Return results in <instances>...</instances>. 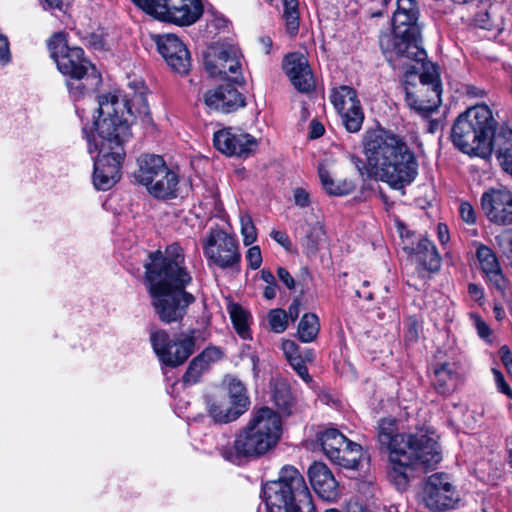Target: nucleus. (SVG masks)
I'll use <instances>...</instances> for the list:
<instances>
[{
    "instance_id": "obj_1",
    "label": "nucleus",
    "mask_w": 512,
    "mask_h": 512,
    "mask_svg": "<svg viewBox=\"0 0 512 512\" xmlns=\"http://www.w3.org/2000/svg\"><path fill=\"white\" fill-rule=\"evenodd\" d=\"M98 118L94 122L96 134L88 140V149L94 156L93 182L97 189L108 190L120 179V168L125 156L123 143L130 136L123 109L142 119L149 117V107L142 94L130 101L116 94L98 97Z\"/></svg>"
},
{
    "instance_id": "obj_2",
    "label": "nucleus",
    "mask_w": 512,
    "mask_h": 512,
    "mask_svg": "<svg viewBox=\"0 0 512 512\" xmlns=\"http://www.w3.org/2000/svg\"><path fill=\"white\" fill-rule=\"evenodd\" d=\"M149 259L145 263V275L155 313L163 323L179 322L195 300L185 291L191 276L184 266L183 249L172 244L164 253H151Z\"/></svg>"
},
{
    "instance_id": "obj_3",
    "label": "nucleus",
    "mask_w": 512,
    "mask_h": 512,
    "mask_svg": "<svg viewBox=\"0 0 512 512\" xmlns=\"http://www.w3.org/2000/svg\"><path fill=\"white\" fill-rule=\"evenodd\" d=\"M363 150L374 176L393 189H403L418 175V161L403 137L377 129L364 137Z\"/></svg>"
},
{
    "instance_id": "obj_4",
    "label": "nucleus",
    "mask_w": 512,
    "mask_h": 512,
    "mask_svg": "<svg viewBox=\"0 0 512 512\" xmlns=\"http://www.w3.org/2000/svg\"><path fill=\"white\" fill-rule=\"evenodd\" d=\"M281 435L280 414L267 406L254 408L248 422L236 433L233 444L222 446L220 454L233 464L257 459L273 450Z\"/></svg>"
},
{
    "instance_id": "obj_5",
    "label": "nucleus",
    "mask_w": 512,
    "mask_h": 512,
    "mask_svg": "<svg viewBox=\"0 0 512 512\" xmlns=\"http://www.w3.org/2000/svg\"><path fill=\"white\" fill-rule=\"evenodd\" d=\"M48 49L58 70L69 77L66 85L73 99H80L100 82L95 66L84 57L81 47L69 44L66 33L52 35L48 40Z\"/></svg>"
},
{
    "instance_id": "obj_6",
    "label": "nucleus",
    "mask_w": 512,
    "mask_h": 512,
    "mask_svg": "<svg viewBox=\"0 0 512 512\" xmlns=\"http://www.w3.org/2000/svg\"><path fill=\"white\" fill-rule=\"evenodd\" d=\"M497 122L487 105L468 108L452 128V141L464 153L488 157L493 153Z\"/></svg>"
},
{
    "instance_id": "obj_7",
    "label": "nucleus",
    "mask_w": 512,
    "mask_h": 512,
    "mask_svg": "<svg viewBox=\"0 0 512 512\" xmlns=\"http://www.w3.org/2000/svg\"><path fill=\"white\" fill-rule=\"evenodd\" d=\"M262 499L268 512H315L316 505L306 482L293 466L281 468L276 480L262 487Z\"/></svg>"
},
{
    "instance_id": "obj_8",
    "label": "nucleus",
    "mask_w": 512,
    "mask_h": 512,
    "mask_svg": "<svg viewBox=\"0 0 512 512\" xmlns=\"http://www.w3.org/2000/svg\"><path fill=\"white\" fill-rule=\"evenodd\" d=\"M418 9L413 0H398L393 14V34L380 39L384 51L391 50L397 57L423 62L426 52L421 45V31L417 25Z\"/></svg>"
},
{
    "instance_id": "obj_9",
    "label": "nucleus",
    "mask_w": 512,
    "mask_h": 512,
    "mask_svg": "<svg viewBox=\"0 0 512 512\" xmlns=\"http://www.w3.org/2000/svg\"><path fill=\"white\" fill-rule=\"evenodd\" d=\"M424 71L419 75L406 73V103L418 114L427 117L441 104V84L436 68L422 64Z\"/></svg>"
},
{
    "instance_id": "obj_10",
    "label": "nucleus",
    "mask_w": 512,
    "mask_h": 512,
    "mask_svg": "<svg viewBox=\"0 0 512 512\" xmlns=\"http://www.w3.org/2000/svg\"><path fill=\"white\" fill-rule=\"evenodd\" d=\"M196 331L182 332L170 339L165 330H153L150 341L159 360L169 367L182 365L195 351Z\"/></svg>"
},
{
    "instance_id": "obj_11",
    "label": "nucleus",
    "mask_w": 512,
    "mask_h": 512,
    "mask_svg": "<svg viewBox=\"0 0 512 512\" xmlns=\"http://www.w3.org/2000/svg\"><path fill=\"white\" fill-rule=\"evenodd\" d=\"M204 66L211 77L240 83L242 77L241 53L227 44H213L204 53Z\"/></svg>"
},
{
    "instance_id": "obj_12",
    "label": "nucleus",
    "mask_w": 512,
    "mask_h": 512,
    "mask_svg": "<svg viewBox=\"0 0 512 512\" xmlns=\"http://www.w3.org/2000/svg\"><path fill=\"white\" fill-rule=\"evenodd\" d=\"M157 20L188 26L202 15L199 0H150L143 10Z\"/></svg>"
},
{
    "instance_id": "obj_13",
    "label": "nucleus",
    "mask_w": 512,
    "mask_h": 512,
    "mask_svg": "<svg viewBox=\"0 0 512 512\" xmlns=\"http://www.w3.org/2000/svg\"><path fill=\"white\" fill-rule=\"evenodd\" d=\"M203 252L210 265L221 269L238 267L241 260L237 240L220 229L211 230L203 240Z\"/></svg>"
},
{
    "instance_id": "obj_14",
    "label": "nucleus",
    "mask_w": 512,
    "mask_h": 512,
    "mask_svg": "<svg viewBox=\"0 0 512 512\" xmlns=\"http://www.w3.org/2000/svg\"><path fill=\"white\" fill-rule=\"evenodd\" d=\"M421 500L430 510L456 509L459 497L447 474L435 473L424 484Z\"/></svg>"
},
{
    "instance_id": "obj_15",
    "label": "nucleus",
    "mask_w": 512,
    "mask_h": 512,
    "mask_svg": "<svg viewBox=\"0 0 512 512\" xmlns=\"http://www.w3.org/2000/svg\"><path fill=\"white\" fill-rule=\"evenodd\" d=\"M477 259L483 276L490 288L510 305L512 302V289L509 280L504 276L497 256L491 248L479 245Z\"/></svg>"
},
{
    "instance_id": "obj_16",
    "label": "nucleus",
    "mask_w": 512,
    "mask_h": 512,
    "mask_svg": "<svg viewBox=\"0 0 512 512\" xmlns=\"http://www.w3.org/2000/svg\"><path fill=\"white\" fill-rule=\"evenodd\" d=\"M330 100L341 116L347 131L358 132L364 120V114L354 89L349 86L334 88Z\"/></svg>"
},
{
    "instance_id": "obj_17",
    "label": "nucleus",
    "mask_w": 512,
    "mask_h": 512,
    "mask_svg": "<svg viewBox=\"0 0 512 512\" xmlns=\"http://www.w3.org/2000/svg\"><path fill=\"white\" fill-rule=\"evenodd\" d=\"M214 147L227 156L247 157L253 153L257 140L242 131L234 128H224L214 133Z\"/></svg>"
},
{
    "instance_id": "obj_18",
    "label": "nucleus",
    "mask_w": 512,
    "mask_h": 512,
    "mask_svg": "<svg viewBox=\"0 0 512 512\" xmlns=\"http://www.w3.org/2000/svg\"><path fill=\"white\" fill-rule=\"evenodd\" d=\"M481 207L488 220L496 225H512V192L491 189L482 194Z\"/></svg>"
},
{
    "instance_id": "obj_19",
    "label": "nucleus",
    "mask_w": 512,
    "mask_h": 512,
    "mask_svg": "<svg viewBox=\"0 0 512 512\" xmlns=\"http://www.w3.org/2000/svg\"><path fill=\"white\" fill-rule=\"evenodd\" d=\"M404 452L410 456L414 466L424 469H434L442 460L438 442L427 435H412Z\"/></svg>"
},
{
    "instance_id": "obj_20",
    "label": "nucleus",
    "mask_w": 512,
    "mask_h": 512,
    "mask_svg": "<svg viewBox=\"0 0 512 512\" xmlns=\"http://www.w3.org/2000/svg\"><path fill=\"white\" fill-rule=\"evenodd\" d=\"M155 42L166 63L176 72L185 74L191 66V57L184 43L174 34L159 35Z\"/></svg>"
},
{
    "instance_id": "obj_21",
    "label": "nucleus",
    "mask_w": 512,
    "mask_h": 512,
    "mask_svg": "<svg viewBox=\"0 0 512 512\" xmlns=\"http://www.w3.org/2000/svg\"><path fill=\"white\" fill-rule=\"evenodd\" d=\"M411 436L398 432L397 421L394 418H383L378 422V445L381 450L389 452V458L398 459L399 453L408 447Z\"/></svg>"
},
{
    "instance_id": "obj_22",
    "label": "nucleus",
    "mask_w": 512,
    "mask_h": 512,
    "mask_svg": "<svg viewBox=\"0 0 512 512\" xmlns=\"http://www.w3.org/2000/svg\"><path fill=\"white\" fill-rule=\"evenodd\" d=\"M283 69L292 85L302 93H308L315 86L314 77L306 57L300 53L287 55L283 62Z\"/></svg>"
},
{
    "instance_id": "obj_23",
    "label": "nucleus",
    "mask_w": 512,
    "mask_h": 512,
    "mask_svg": "<svg viewBox=\"0 0 512 512\" xmlns=\"http://www.w3.org/2000/svg\"><path fill=\"white\" fill-rule=\"evenodd\" d=\"M204 102L210 110L230 113L245 105L242 94L231 85H221L204 94Z\"/></svg>"
},
{
    "instance_id": "obj_24",
    "label": "nucleus",
    "mask_w": 512,
    "mask_h": 512,
    "mask_svg": "<svg viewBox=\"0 0 512 512\" xmlns=\"http://www.w3.org/2000/svg\"><path fill=\"white\" fill-rule=\"evenodd\" d=\"M309 479L315 492L326 501L334 500L338 495V482L329 468L320 462L310 466Z\"/></svg>"
},
{
    "instance_id": "obj_25",
    "label": "nucleus",
    "mask_w": 512,
    "mask_h": 512,
    "mask_svg": "<svg viewBox=\"0 0 512 512\" xmlns=\"http://www.w3.org/2000/svg\"><path fill=\"white\" fill-rule=\"evenodd\" d=\"M222 358V352L217 347H207L199 355L194 357L182 377L183 384L194 385L201 379L210 365Z\"/></svg>"
},
{
    "instance_id": "obj_26",
    "label": "nucleus",
    "mask_w": 512,
    "mask_h": 512,
    "mask_svg": "<svg viewBox=\"0 0 512 512\" xmlns=\"http://www.w3.org/2000/svg\"><path fill=\"white\" fill-rule=\"evenodd\" d=\"M137 163L138 170L135 173V178L145 187L151 184L160 174L169 169L163 158L154 154L141 155Z\"/></svg>"
},
{
    "instance_id": "obj_27",
    "label": "nucleus",
    "mask_w": 512,
    "mask_h": 512,
    "mask_svg": "<svg viewBox=\"0 0 512 512\" xmlns=\"http://www.w3.org/2000/svg\"><path fill=\"white\" fill-rule=\"evenodd\" d=\"M178 183V175L171 169H168L155 178L146 188L156 198L169 199L176 197Z\"/></svg>"
},
{
    "instance_id": "obj_28",
    "label": "nucleus",
    "mask_w": 512,
    "mask_h": 512,
    "mask_svg": "<svg viewBox=\"0 0 512 512\" xmlns=\"http://www.w3.org/2000/svg\"><path fill=\"white\" fill-rule=\"evenodd\" d=\"M413 250L415 261L424 269L433 272L440 268L441 259L432 242L421 239Z\"/></svg>"
},
{
    "instance_id": "obj_29",
    "label": "nucleus",
    "mask_w": 512,
    "mask_h": 512,
    "mask_svg": "<svg viewBox=\"0 0 512 512\" xmlns=\"http://www.w3.org/2000/svg\"><path fill=\"white\" fill-rule=\"evenodd\" d=\"M208 415L216 423H230L237 420L241 413L227 399L211 398L207 402Z\"/></svg>"
},
{
    "instance_id": "obj_30",
    "label": "nucleus",
    "mask_w": 512,
    "mask_h": 512,
    "mask_svg": "<svg viewBox=\"0 0 512 512\" xmlns=\"http://www.w3.org/2000/svg\"><path fill=\"white\" fill-rule=\"evenodd\" d=\"M271 399L281 414L284 416H289L292 414L295 405V399L286 381L275 380L272 383Z\"/></svg>"
},
{
    "instance_id": "obj_31",
    "label": "nucleus",
    "mask_w": 512,
    "mask_h": 512,
    "mask_svg": "<svg viewBox=\"0 0 512 512\" xmlns=\"http://www.w3.org/2000/svg\"><path fill=\"white\" fill-rule=\"evenodd\" d=\"M319 178L321 180L323 188L326 192L333 196H344L354 191L356 185L354 181L350 179H342L335 181L330 171L324 164H320L318 167Z\"/></svg>"
},
{
    "instance_id": "obj_32",
    "label": "nucleus",
    "mask_w": 512,
    "mask_h": 512,
    "mask_svg": "<svg viewBox=\"0 0 512 512\" xmlns=\"http://www.w3.org/2000/svg\"><path fill=\"white\" fill-rule=\"evenodd\" d=\"M458 382L454 364L444 363L434 371L433 385L438 393L447 394L453 391Z\"/></svg>"
},
{
    "instance_id": "obj_33",
    "label": "nucleus",
    "mask_w": 512,
    "mask_h": 512,
    "mask_svg": "<svg viewBox=\"0 0 512 512\" xmlns=\"http://www.w3.org/2000/svg\"><path fill=\"white\" fill-rule=\"evenodd\" d=\"M493 152L502 168L512 175V132L504 131L494 137Z\"/></svg>"
},
{
    "instance_id": "obj_34",
    "label": "nucleus",
    "mask_w": 512,
    "mask_h": 512,
    "mask_svg": "<svg viewBox=\"0 0 512 512\" xmlns=\"http://www.w3.org/2000/svg\"><path fill=\"white\" fill-rule=\"evenodd\" d=\"M227 393L228 402L243 415L250 406L249 396L244 384L236 378L228 379Z\"/></svg>"
},
{
    "instance_id": "obj_35",
    "label": "nucleus",
    "mask_w": 512,
    "mask_h": 512,
    "mask_svg": "<svg viewBox=\"0 0 512 512\" xmlns=\"http://www.w3.org/2000/svg\"><path fill=\"white\" fill-rule=\"evenodd\" d=\"M362 457L361 445L349 440L339 449L338 458H332L331 461L346 469H357Z\"/></svg>"
},
{
    "instance_id": "obj_36",
    "label": "nucleus",
    "mask_w": 512,
    "mask_h": 512,
    "mask_svg": "<svg viewBox=\"0 0 512 512\" xmlns=\"http://www.w3.org/2000/svg\"><path fill=\"white\" fill-rule=\"evenodd\" d=\"M398 459L389 458L390 460V470H389V478L396 485L398 489H404L408 484V475L406 471L414 466L412 460H410V456L405 454V452H400Z\"/></svg>"
},
{
    "instance_id": "obj_37",
    "label": "nucleus",
    "mask_w": 512,
    "mask_h": 512,
    "mask_svg": "<svg viewBox=\"0 0 512 512\" xmlns=\"http://www.w3.org/2000/svg\"><path fill=\"white\" fill-rule=\"evenodd\" d=\"M319 440L326 456L331 460L338 458L339 449L349 441L337 429H327L320 434Z\"/></svg>"
},
{
    "instance_id": "obj_38",
    "label": "nucleus",
    "mask_w": 512,
    "mask_h": 512,
    "mask_svg": "<svg viewBox=\"0 0 512 512\" xmlns=\"http://www.w3.org/2000/svg\"><path fill=\"white\" fill-rule=\"evenodd\" d=\"M319 330L318 316L314 313H306L298 324L297 335L300 341L310 343L316 339Z\"/></svg>"
},
{
    "instance_id": "obj_39",
    "label": "nucleus",
    "mask_w": 512,
    "mask_h": 512,
    "mask_svg": "<svg viewBox=\"0 0 512 512\" xmlns=\"http://www.w3.org/2000/svg\"><path fill=\"white\" fill-rule=\"evenodd\" d=\"M474 25L497 35L504 29L503 19L494 11L482 9L478 11L473 19Z\"/></svg>"
},
{
    "instance_id": "obj_40",
    "label": "nucleus",
    "mask_w": 512,
    "mask_h": 512,
    "mask_svg": "<svg viewBox=\"0 0 512 512\" xmlns=\"http://www.w3.org/2000/svg\"><path fill=\"white\" fill-rule=\"evenodd\" d=\"M282 18L285 22L286 31L294 36L298 33L300 25V13L298 0H282Z\"/></svg>"
},
{
    "instance_id": "obj_41",
    "label": "nucleus",
    "mask_w": 512,
    "mask_h": 512,
    "mask_svg": "<svg viewBox=\"0 0 512 512\" xmlns=\"http://www.w3.org/2000/svg\"><path fill=\"white\" fill-rule=\"evenodd\" d=\"M231 321L238 335L243 339L250 337L249 314L238 304H230L228 307Z\"/></svg>"
},
{
    "instance_id": "obj_42",
    "label": "nucleus",
    "mask_w": 512,
    "mask_h": 512,
    "mask_svg": "<svg viewBox=\"0 0 512 512\" xmlns=\"http://www.w3.org/2000/svg\"><path fill=\"white\" fill-rule=\"evenodd\" d=\"M325 230L320 221H315L308 225L305 230L303 245L309 252H316L320 242L324 240Z\"/></svg>"
},
{
    "instance_id": "obj_43",
    "label": "nucleus",
    "mask_w": 512,
    "mask_h": 512,
    "mask_svg": "<svg viewBox=\"0 0 512 512\" xmlns=\"http://www.w3.org/2000/svg\"><path fill=\"white\" fill-rule=\"evenodd\" d=\"M270 328L275 333H283L288 327L287 313L283 309H272L268 314Z\"/></svg>"
},
{
    "instance_id": "obj_44",
    "label": "nucleus",
    "mask_w": 512,
    "mask_h": 512,
    "mask_svg": "<svg viewBox=\"0 0 512 512\" xmlns=\"http://www.w3.org/2000/svg\"><path fill=\"white\" fill-rule=\"evenodd\" d=\"M240 224L244 245H251L257 239V231L250 215H248L247 213H241Z\"/></svg>"
},
{
    "instance_id": "obj_45",
    "label": "nucleus",
    "mask_w": 512,
    "mask_h": 512,
    "mask_svg": "<svg viewBox=\"0 0 512 512\" xmlns=\"http://www.w3.org/2000/svg\"><path fill=\"white\" fill-rule=\"evenodd\" d=\"M246 260L248 262V266L256 270L262 264V254L259 246H252L248 249L246 254Z\"/></svg>"
},
{
    "instance_id": "obj_46",
    "label": "nucleus",
    "mask_w": 512,
    "mask_h": 512,
    "mask_svg": "<svg viewBox=\"0 0 512 512\" xmlns=\"http://www.w3.org/2000/svg\"><path fill=\"white\" fill-rule=\"evenodd\" d=\"M492 372L498 392L506 395L509 399L512 400V389L505 381L503 374L497 369H493Z\"/></svg>"
},
{
    "instance_id": "obj_47",
    "label": "nucleus",
    "mask_w": 512,
    "mask_h": 512,
    "mask_svg": "<svg viewBox=\"0 0 512 512\" xmlns=\"http://www.w3.org/2000/svg\"><path fill=\"white\" fill-rule=\"evenodd\" d=\"M292 368L297 372V374L306 382L309 383L312 379L308 373V369L304 364L302 358H293L292 361L289 362Z\"/></svg>"
},
{
    "instance_id": "obj_48",
    "label": "nucleus",
    "mask_w": 512,
    "mask_h": 512,
    "mask_svg": "<svg viewBox=\"0 0 512 512\" xmlns=\"http://www.w3.org/2000/svg\"><path fill=\"white\" fill-rule=\"evenodd\" d=\"M282 350L288 362L293 358H300L298 345L292 340H283Z\"/></svg>"
},
{
    "instance_id": "obj_49",
    "label": "nucleus",
    "mask_w": 512,
    "mask_h": 512,
    "mask_svg": "<svg viewBox=\"0 0 512 512\" xmlns=\"http://www.w3.org/2000/svg\"><path fill=\"white\" fill-rule=\"evenodd\" d=\"M459 212L461 218L468 224H474L476 222V214L471 204L463 202L460 204Z\"/></svg>"
},
{
    "instance_id": "obj_50",
    "label": "nucleus",
    "mask_w": 512,
    "mask_h": 512,
    "mask_svg": "<svg viewBox=\"0 0 512 512\" xmlns=\"http://www.w3.org/2000/svg\"><path fill=\"white\" fill-rule=\"evenodd\" d=\"M11 61V53L8 38L0 33V63L6 65Z\"/></svg>"
},
{
    "instance_id": "obj_51",
    "label": "nucleus",
    "mask_w": 512,
    "mask_h": 512,
    "mask_svg": "<svg viewBox=\"0 0 512 512\" xmlns=\"http://www.w3.org/2000/svg\"><path fill=\"white\" fill-rule=\"evenodd\" d=\"M294 202L300 207L308 206L310 203L308 192L303 188H297L294 191Z\"/></svg>"
},
{
    "instance_id": "obj_52",
    "label": "nucleus",
    "mask_w": 512,
    "mask_h": 512,
    "mask_svg": "<svg viewBox=\"0 0 512 512\" xmlns=\"http://www.w3.org/2000/svg\"><path fill=\"white\" fill-rule=\"evenodd\" d=\"M270 236L282 247L288 249L291 245L290 239L283 231L272 230Z\"/></svg>"
},
{
    "instance_id": "obj_53",
    "label": "nucleus",
    "mask_w": 512,
    "mask_h": 512,
    "mask_svg": "<svg viewBox=\"0 0 512 512\" xmlns=\"http://www.w3.org/2000/svg\"><path fill=\"white\" fill-rule=\"evenodd\" d=\"M277 275L279 279L286 285L288 289H294L295 281L291 274L285 268H278Z\"/></svg>"
},
{
    "instance_id": "obj_54",
    "label": "nucleus",
    "mask_w": 512,
    "mask_h": 512,
    "mask_svg": "<svg viewBox=\"0 0 512 512\" xmlns=\"http://www.w3.org/2000/svg\"><path fill=\"white\" fill-rule=\"evenodd\" d=\"M324 131H325L324 126L320 122H317L315 120L311 121L310 132H309L310 138H312V139L319 138L324 134Z\"/></svg>"
},
{
    "instance_id": "obj_55",
    "label": "nucleus",
    "mask_w": 512,
    "mask_h": 512,
    "mask_svg": "<svg viewBox=\"0 0 512 512\" xmlns=\"http://www.w3.org/2000/svg\"><path fill=\"white\" fill-rule=\"evenodd\" d=\"M300 302L298 300H294L288 308L287 319L290 318L293 322L298 318L300 314Z\"/></svg>"
},
{
    "instance_id": "obj_56",
    "label": "nucleus",
    "mask_w": 512,
    "mask_h": 512,
    "mask_svg": "<svg viewBox=\"0 0 512 512\" xmlns=\"http://www.w3.org/2000/svg\"><path fill=\"white\" fill-rule=\"evenodd\" d=\"M437 234H438L439 241L442 244H446L449 241L448 228L445 224H442V223L438 224Z\"/></svg>"
},
{
    "instance_id": "obj_57",
    "label": "nucleus",
    "mask_w": 512,
    "mask_h": 512,
    "mask_svg": "<svg viewBox=\"0 0 512 512\" xmlns=\"http://www.w3.org/2000/svg\"><path fill=\"white\" fill-rule=\"evenodd\" d=\"M475 325L480 337L485 338L489 335V327L487 324L481 320L479 317L475 319Z\"/></svg>"
},
{
    "instance_id": "obj_58",
    "label": "nucleus",
    "mask_w": 512,
    "mask_h": 512,
    "mask_svg": "<svg viewBox=\"0 0 512 512\" xmlns=\"http://www.w3.org/2000/svg\"><path fill=\"white\" fill-rule=\"evenodd\" d=\"M468 291L475 300H479L483 297L482 289L476 284H469Z\"/></svg>"
},
{
    "instance_id": "obj_59",
    "label": "nucleus",
    "mask_w": 512,
    "mask_h": 512,
    "mask_svg": "<svg viewBox=\"0 0 512 512\" xmlns=\"http://www.w3.org/2000/svg\"><path fill=\"white\" fill-rule=\"evenodd\" d=\"M500 354H501V360L505 366H507V363L512 362L511 351L507 346H503L500 349Z\"/></svg>"
},
{
    "instance_id": "obj_60",
    "label": "nucleus",
    "mask_w": 512,
    "mask_h": 512,
    "mask_svg": "<svg viewBox=\"0 0 512 512\" xmlns=\"http://www.w3.org/2000/svg\"><path fill=\"white\" fill-rule=\"evenodd\" d=\"M261 279L268 284L276 283L275 277L270 270L262 269L261 270Z\"/></svg>"
},
{
    "instance_id": "obj_61",
    "label": "nucleus",
    "mask_w": 512,
    "mask_h": 512,
    "mask_svg": "<svg viewBox=\"0 0 512 512\" xmlns=\"http://www.w3.org/2000/svg\"><path fill=\"white\" fill-rule=\"evenodd\" d=\"M264 297L266 299H273L276 296V283L268 284L264 289Z\"/></svg>"
},
{
    "instance_id": "obj_62",
    "label": "nucleus",
    "mask_w": 512,
    "mask_h": 512,
    "mask_svg": "<svg viewBox=\"0 0 512 512\" xmlns=\"http://www.w3.org/2000/svg\"><path fill=\"white\" fill-rule=\"evenodd\" d=\"M46 4L51 9H62V0H45Z\"/></svg>"
},
{
    "instance_id": "obj_63",
    "label": "nucleus",
    "mask_w": 512,
    "mask_h": 512,
    "mask_svg": "<svg viewBox=\"0 0 512 512\" xmlns=\"http://www.w3.org/2000/svg\"><path fill=\"white\" fill-rule=\"evenodd\" d=\"M494 313L497 320H502L504 318V309L501 305L495 304Z\"/></svg>"
},
{
    "instance_id": "obj_64",
    "label": "nucleus",
    "mask_w": 512,
    "mask_h": 512,
    "mask_svg": "<svg viewBox=\"0 0 512 512\" xmlns=\"http://www.w3.org/2000/svg\"><path fill=\"white\" fill-rule=\"evenodd\" d=\"M261 43L263 44L265 53L268 54L272 46L271 39L269 37L261 38Z\"/></svg>"
}]
</instances>
